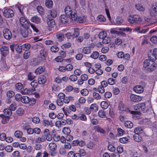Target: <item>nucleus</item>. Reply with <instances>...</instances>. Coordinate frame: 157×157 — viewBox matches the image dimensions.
<instances>
[{
	"label": "nucleus",
	"instance_id": "7c9ffc66",
	"mask_svg": "<svg viewBox=\"0 0 157 157\" xmlns=\"http://www.w3.org/2000/svg\"><path fill=\"white\" fill-rule=\"evenodd\" d=\"M145 104L144 103H141L137 104V106L139 110L144 111L145 107Z\"/></svg>",
	"mask_w": 157,
	"mask_h": 157
},
{
	"label": "nucleus",
	"instance_id": "0e129e2a",
	"mask_svg": "<svg viewBox=\"0 0 157 157\" xmlns=\"http://www.w3.org/2000/svg\"><path fill=\"white\" fill-rule=\"evenodd\" d=\"M81 93L83 96H85L88 94L89 91L87 89H85L81 90Z\"/></svg>",
	"mask_w": 157,
	"mask_h": 157
},
{
	"label": "nucleus",
	"instance_id": "72a5a7b5",
	"mask_svg": "<svg viewBox=\"0 0 157 157\" xmlns=\"http://www.w3.org/2000/svg\"><path fill=\"white\" fill-rule=\"evenodd\" d=\"M99 56V54L97 51L94 52L91 55L90 57L94 59H97Z\"/></svg>",
	"mask_w": 157,
	"mask_h": 157
},
{
	"label": "nucleus",
	"instance_id": "f704fd0d",
	"mask_svg": "<svg viewBox=\"0 0 157 157\" xmlns=\"http://www.w3.org/2000/svg\"><path fill=\"white\" fill-rule=\"evenodd\" d=\"M16 113L18 115L21 116L24 113V111L23 109L19 108L16 111Z\"/></svg>",
	"mask_w": 157,
	"mask_h": 157
},
{
	"label": "nucleus",
	"instance_id": "c03bdc74",
	"mask_svg": "<svg viewBox=\"0 0 157 157\" xmlns=\"http://www.w3.org/2000/svg\"><path fill=\"white\" fill-rule=\"evenodd\" d=\"M22 46L16 44L15 50L17 53L19 54L21 53L22 52Z\"/></svg>",
	"mask_w": 157,
	"mask_h": 157
},
{
	"label": "nucleus",
	"instance_id": "f257e3e1",
	"mask_svg": "<svg viewBox=\"0 0 157 157\" xmlns=\"http://www.w3.org/2000/svg\"><path fill=\"white\" fill-rule=\"evenodd\" d=\"M143 67L149 71H151L156 68V65L154 62L150 59H146L143 62Z\"/></svg>",
	"mask_w": 157,
	"mask_h": 157
},
{
	"label": "nucleus",
	"instance_id": "2f4dec72",
	"mask_svg": "<svg viewBox=\"0 0 157 157\" xmlns=\"http://www.w3.org/2000/svg\"><path fill=\"white\" fill-rule=\"evenodd\" d=\"M86 102L85 99L82 97H81L78 100V102L76 104V105L77 107H80L79 104H83L84 103Z\"/></svg>",
	"mask_w": 157,
	"mask_h": 157
},
{
	"label": "nucleus",
	"instance_id": "603ef678",
	"mask_svg": "<svg viewBox=\"0 0 157 157\" xmlns=\"http://www.w3.org/2000/svg\"><path fill=\"white\" fill-rule=\"evenodd\" d=\"M106 36V33L104 31L100 32L99 34V37L100 39H103Z\"/></svg>",
	"mask_w": 157,
	"mask_h": 157
},
{
	"label": "nucleus",
	"instance_id": "58836bf2",
	"mask_svg": "<svg viewBox=\"0 0 157 157\" xmlns=\"http://www.w3.org/2000/svg\"><path fill=\"white\" fill-rule=\"evenodd\" d=\"M57 38L59 41H61L63 40L64 35L62 33H58L56 34Z\"/></svg>",
	"mask_w": 157,
	"mask_h": 157
},
{
	"label": "nucleus",
	"instance_id": "4be33fe9",
	"mask_svg": "<svg viewBox=\"0 0 157 157\" xmlns=\"http://www.w3.org/2000/svg\"><path fill=\"white\" fill-rule=\"evenodd\" d=\"M49 147L51 151L53 152L56 149L57 145L54 143H52L49 144Z\"/></svg>",
	"mask_w": 157,
	"mask_h": 157
},
{
	"label": "nucleus",
	"instance_id": "423d86ee",
	"mask_svg": "<svg viewBox=\"0 0 157 157\" xmlns=\"http://www.w3.org/2000/svg\"><path fill=\"white\" fill-rule=\"evenodd\" d=\"M21 35L24 37H29L32 35V31L30 29H24L21 31Z\"/></svg>",
	"mask_w": 157,
	"mask_h": 157
},
{
	"label": "nucleus",
	"instance_id": "680f3d73",
	"mask_svg": "<svg viewBox=\"0 0 157 157\" xmlns=\"http://www.w3.org/2000/svg\"><path fill=\"white\" fill-rule=\"evenodd\" d=\"M51 51L53 52H56L59 51L58 47L56 46H53L51 48Z\"/></svg>",
	"mask_w": 157,
	"mask_h": 157
},
{
	"label": "nucleus",
	"instance_id": "864d4df0",
	"mask_svg": "<svg viewBox=\"0 0 157 157\" xmlns=\"http://www.w3.org/2000/svg\"><path fill=\"white\" fill-rule=\"evenodd\" d=\"M111 41V38L109 37H106L103 39L102 42L103 44H108Z\"/></svg>",
	"mask_w": 157,
	"mask_h": 157
},
{
	"label": "nucleus",
	"instance_id": "69168bd1",
	"mask_svg": "<svg viewBox=\"0 0 157 157\" xmlns=\"http://www.w3.org/2000/svg\"><path fill=\"white\" fill-rule=\"evenodd\" d=\"M108 149L110 151L114 152L116 150V148L112 144H109L108 146Z\"/></svg>",
	"mask_w": 157,
	"mask_h": 157
},
{
	"label": "nucleus",
	"instance_id": "052dcab7",
	"mask_svg": "<svg viewBox=\"0 0 157 157\" xmlns=\"http://www.w3.org/2000/svg\"><path fill=\"white\" fill-rule=\"evenodd\" d=\"M49 134H50V132L49 130L48 129H45L44 130L42 135L43 136H45V138H46V136H48Z\"/></svg>",
	"mask_w": 157,
	"mask_h": 157
},
{
	"label": "nucleus",
	"instance_id": "f03ea898",
	"mask_svg": "<svg viewBox=\"0 0 157 157\" xmlns=\"http://www.w3.org/2000/svg\"><path fill=\"white\" fill-rule=\"evenodd\" d=\"M65 14L68 16L70 20L72 21H75L77 19V16L75 11H72L69 6L66 7L65 10Z\"/></svg>",
	"mask_w": 157,
	"mask_h": 157
},
{
	"label": "nucleus",
	"instance_id": "6ab92c4d",
	"mask_svg": "<svg viewBox=\"0 0 157 157\" xmlns=\"http://www.w3.org/2000/svg\"><path fill=\"white\" fill-rule=\"evenodd\" d=\"M47 24L50 28H52L54 27L55 25V22L54 19H49L47 21Z\"/></svg>",
	"mask_w": 157,
	"mask_h": 157
},
{
	"label": "nucleus",
	"instance_id": "4468645a",
	"mask_svg": "<svg viewBox=\"0 0 157 157\" xmlns=\"http://www.w3.org/2000/svg\"><path fill=\"white\" fill-rule=\"evenodd\" d=\"M47 78L44 75L40 76L38 78V82L40 84H43L46 82Z\"/></svg>",
	"mask_w": 157,
	"mask_h": 157
},
{
	"label": "nucleus",
	"instance_id": "dca6fc26",
	"mask_svg": "<svg viewBox=\"0 0 157 157\" xmlns=\"http://www.w3.org/2000/svg\"><path fill=\"white\" fill-rule=\"evenodd\" d=\"M31 20L32 22L37 24H39L41 22L40 18L37 16H34L32 17Z\"/></svg>",
	"mask_w": 157,
	"mask_h": 157
},
{
	"label": "nucleus",
	"instance_id": "5701e85b",
	"mask_svg": "<svg viewBox=\"0 0 157 157\" xmlns=\"http://www.w3.org/2000/svg\"><path fill=\"white\" fill-rule=\"evenodd\" d=\"M31 86L33 87L31 88V90L32 92H33L35 90V88H36L38 86V83L37 81L34 80L32 81L31 83Z\"/></svg>",
	"mask_w": 157,
	"mask_h": 157
},
{
	"label": "nucleus",
	"instance_id": "9b49d317",
	"mask_svg": "<svg viewBox=\"0 0 157 157\" xmlns=\"http://www.w3.org/2000/svg\"><path fill=\"white\" fill-rule=\"evenodd\" d=\"M43 125L46 127L50 126L52 127L53 126V123L52 120H48L47 119H44L43 120Z\"/></svg>",
	"mask_w": 157,
	"mask_h": 157
},
{
	"label": "nucleus",
	"instance_id": "c85d7f7f",
	"mask_svg": "<svg viewBox=\"0 0 157 157\" xmlns=\"http://www.w3.org/2000/svg\"><path fill=\"white\" fill-rule=\"evenodd\" d=\"M20 24L23 26L25 25L28 23V22L25 18L24 17H21L20 19Z\"/></svg>",
	"mask_w": 157,
	"mask_h": 157
},
{
	"label": "nucleus",
	"instance_id": "39448f33",
	"mask_svg": "<svg viewBox=\"0 0 157 157\" xmlns=\"http://www.w3.org/2000/svg\"><path fill=\"white\" fill-rule=\"evenodd\" d=\"M4 16L6 18L12 17L14 15L13 10L10 9H6L3 12Z\"/></svg>",
	"mask_w": 157,
	"mask_h": 157
},
{
	"label": "nucleus",
	"instance_id": "8fccbe9b",
	"mask_svg": "<svg viewBox=\"0 0 157 157\" xmlns=\"http://www.w3.org/2000/svg\"><path fill=\"white\" fill-rule=\"evenodd\" d=\"M135 6L136 9L140 11H143L144 10V8L139 4H136Z\"/></svg>",
	"mask_w": 157,
	"mask_h": 157
},
{
	"label": "nucleus",
	"instance_id": "a878e982",
	"mask_svg": "<svg viewBox=\"0 0 157 157\" xmlns=\"http://www.w3.org/2000/svg\"><path fill=\"white\" fill-rule=\"evenodd\" d=\"M143 132V130L141 127H137L135 128L134 131V132L136 134H140Z\"/></svg>",
	"mask_w": 157,
	"mask_h": 157
},
{
	"label": "nucleus",
	"instance_id": "473e14b6",
	"mask_svg": "<svg viewBox=\"0 0 157 157\" xmlns=\"http://www.w3.org/2000/svg\"><path fill=\"white\" fill-rule=\"evenodd\" d=\"M90 108L91 111H96L98 110V107L96 104L94 103L91 105Z\"/></svg>",
	"mask_w": 157,
	"mask_h": 157
},
{
	"label": "nucleus",
	"instance_id": "c9c22d12",
	"mask_svg": "<svg viewBox=\"0 0 157 157\" xmlns=\"http://www.w3.org/2000/svg\"><path fill=\"white\" fill-rule=\"evenodd\" d=\"M101 105L103 109H106L108 107V103L106 101H103L101 103Z\"/></svg>",
	"mask_w": 157,
	"mask_h": 157
},
{
	"label": "nucleus",
	"instance_id": "e2e57ef3",
	"mask_svg": "<svg viewBox=\"0 0 157 157\" xmlns=\"http://www.w3.org/2000/svg\"><path fill=\"white\" fill-rule=\"evenodd\" d=\"M150 40L154 44H157V36H152L150 38Z\"/></svg>",
	"mask_w": 157,
	"mask_h": 157
},
{
	"label": "nucleus",
	"instance_id": "ea45409f",
	"mask_svg": "<svg viewBox=\"0 0 157 157\" xmlns=\"http://www.w3.org/2000/svg\"><path fill=\"white\" fill-rule=\"evenodd\" d=\"M31 92H32L31 88V89L25 88L24 90H21V93L23 94H29Z\"/></svg>",
	"mask_w": 157,
	"mask_h": 157
},
{
	"label": "nucleus",
	"instance_id": "49530a36",
	"mask_svg": "<svg viewBox=\"0 0 157 157\" xmlns=\"http://www.w3.org/2000/svg\"><path fill=\"white\" fill-rule=\"evenodd\" d=\"M125 126L129 128H131L133 126V124L130 121H126L124 123Z\"/></svg>",
	"mask_w": 157,
	"mask_h": 157
},
{
	"label": "nucleus",
	"instance_id": "1a4fd4ad",
	"mask_svg": "<svg viewBox=\"0 0 157 157\" xmlns=\"http://www.w3.org/2000/svg\"><path fill=\"white\" fill-rule=\"evenodd\" d=\"M0 117L2 119V123L4 124L7 123L10 119V117L6 116L3 114L0 115Z\"/></svg>",
	"mask_w": 157,
	"mask_h": 157
},
{
	"label": "nucleus",
	"instance_id": "9d476101",
	"mask_svg": "<svg viewBox=\"0 0 157 157\" xmlns=\"http://www.w3.org/2000/svg\"><path fill=\"white\" fill-rule=\"evenodd\" d=\"M59 19L61 22L65 24L68 22L69 19H70L68 16L65 15H61L59 17Z\"/></svg>",
	"mask_w": 157,
	"mask_h": 157
},
{
	"label": "nucleus",
	"instance_id": "bb28decb",
	"mask_svg": "<svg viewBox=\"0 0 157 157\" xmlns=\"http://www.w3.org/2000/svg\"><path fill=\"white\" fill-rule=\"evenodd\" d=\"M48 12L52 17L55 18L56 17L57 12L56 10L55 9H52L49 10Z\"/></svg>",
	"mask_w": 157,
	"mask_h": 157
},
{
	"label": "nucleus",
	"instance_id": "37998d69",
	"mask_svg": "<svg viewBox=\"0 0 157 157\" xmlns=\"http://www.w3.org/2000/svg\"><path fill=\"white\" fill-rule=\"evenodd\" d=\"M6 95L8 98H11L14 96L15 93L12 91L10 90L7 92Z\"/></svg>",
	"mask_w": 157,
	"mask_h": 157
},
{
	"label": "nucleus",
	"instance_id": "ddd939ff",
	"mask_svg": "<svg viewBox=\"0 0 157 157\" xmlns=\"http://www.w3.org/2000/svg\"><path fill=\"white\" fill-rule=\"evenodd\" d=\"M91 48L90 47H84L82 49V52L85 54H90L91 52Z\"/></svg>",
	"mask_w": 157,
	"mask_h": 157
},
{
	"label": "nucleus",
	"instance_id": "aec40b11",
	"mask_svg": "<svg viewBox=\"0 0 157 157\" xmlns=\"http://www.w3.org/2000/svg\"><path fill=\"white\" fill-rule=\"evenodd\" d=\"M46 140L45 136H43L42 135L41 136L35 139V141L37 143H40L43 142Z\"/></svg>",
	"mask_w": 157,
	"mask_h": 157
},
{
	"label": "nucleus",
	"instance_id": "b1692460",
	"mask_svg": "<svg viewBox=\"0 0 157 157\" xmlns=\"http://www.w3.org/2000/svg\"><path fill=\"white\" fill-rule=\"evenodd\" d=\"M95 131L104 134L105 133V132L104 129L102 128L99 126L97 125L95 127Z\"/></svg>",
	"mask_w": 157,
	"mask_h": 157
},
{
	"label": "nucleus",
	"instance_id": "f8f14e48",
	"mask_svg": "<svg viewBox=\"0 0 157 157\" xmlns=\"http://www.w3.org/2000/svg\"><path fill=\"white\" fill-rule=\"evenodd\" d=\"M130 98L132 101L135 102H138L142 99L140 97L133 94L131 95Z\"/></svg>",
	"mask_w": 157,
	"mask_h": 157
},
{
	"label": "nucleus",
	"instance_id": "09e8293b",
	"mask_svg": "<svg viewBox=\"0 0 157 157\" xmlns=\"http://www.w3.org/2000/svg\"><path fill=\"white\" fill-rule=\"evenodd\" d=\"M63 132L66 135L69 134L71 132L70 129L68 127H64L63 129Z\"/></svg>",
	"mask_w": 157,
	"mask_h": 157
},
{
	"label": "nucleus",
	"instance_id": "3c124183",
	"mask_svg": "<svg viewBox=\"0 0 157 157\" xmlns=\"http://www.w3.org/2000/svg\"><path fill=\"white\" fill-rule=\"evenodd\" d=\"M94 144L91 141H90L86 145L87 147L90 149H92L94 146Z\"/></svg>",
	"mask_w": 157,
	"mask_h": 157
},
{
	"label": "nucleus",
	"instance_id": "79ce46f5",
	"mask_svg": "<svg viewBox=\"0 0 157 157\" xmlns=\"http://www.w3.org/2000/svg\"><path fill=\"white\" fill-rule=\"evenodd\" d=\"M22 47L23 50L27 51L31 48V45L27 43L23 44L22 46Z\"/></svg>",
	"mask_w": 157,
	"mask_h": 157
},
{
	"label": "nucleus",
	"instance_id": "774afa93",
	"mask_svg": "<svg viewBox=\"0 0 157 157\" xmlns=\"http://www.w3.org/2000/svg\"><path fill=\"white\" fill-rule=\"evenodd\" d=\"M5 149L6 151L8 152H11L13 150V147L10 145L6 147Z\"/></svg>",
	"mask_w": 157,
	"mask_h": 157
},
{
	"label": "nucleus",
	"instance_id": "338daca9",
	"mask_svg": "<svg viewBox=\"0 0 157 157\" xmlns=\"http://www.w3.org/2000/svg\"><path fill=\"white\" fill-rule=\"evenodd\" d=\"M76 59L78 60H81L83 57V55L81 53H78L75 56Z\"/></svg>",
	"mask_w": 157,
	"mask_h": 157
},
{
	"label": "nucleus",
	"instance_id": "7ed1b4c3",
	"mask_svg": "<svg viewBox=\"0 0 157 157\" xmlns=\"http://www.w3.org/2000/svg\"><path fill=\"white\" fill-rule=\"evenodd\" d=\"M128 21L130 24H139L141 22L142 19L139 16L134 15L130 16L128 18Z\"/></svg>",
	"mask_w": 157,
	"mask_h": 157
},
{
	"label": "nucleus",
	"instance_id": "e433bc0d",
	"mask_svg": "<svg viewBox=\"0 0 157 157\" xmlns=\"http://www.w3.org/2000/svg\"><path fill=\"white\" fill-rule=\"evenodd\" d=\"M22 132L20 131H16L14 133V136L17 138H19L22 136Z\"/></svg>",
	"mask_w": 157,
	"mask_h": 157
},
{
	"label": "nucleus",
	"instance_id": "5fc2aeb1",
	"mask_svg": "<svg viewBox=\"0 0 157 157\" xmlns=\"http://www.w3.org/2000/svg\"><path fill=\"white\" fill-rule=\"evenodd\" d=\"M17 104L15 103H12L10 106L9 109L12 111H14L16 108Z\"/></svg>",
	"mask_w": 157,
	"mask_h": 157
},
{
	"label": "nucleus",
	"instance_id": "4c0bfd02",
	"mask_svg": "<svg viewBox=\"0 0 157 157\" xmlns=\"http://www.w3.org/2000/svg\"><path fill=\"white\" fill-rule=\"evenodd\" d=\"M46 6L48 8H51L53 5V2L51 0H47L45 2Z\"/></svg>",
	"mask_w": 157,
	"mask_h": 157
},
{
	"label": "nucleus",
	"instance_id": "2eb2a0df",
	"mask_svg": "<svg viewBox=\"0 0 157 157\" xmlns=\"http://www.w3.org/2000/svg\"><path fill=\"white\" fill-rule=\"evenodd\" d=\"M134 90L136 93H141L143 92V87L140 85H137L134 88Z\"/></svg>",
	"mask_w": 157,
	"mask_h": 157
},
{
	"label": "nucleus",
	"instance_id": "c756f323",
	"mask_svg": "<svg viewBox=\"0 0 157 157\" xmlns=\"http://www.w3.org/2000/svg\"><path fill=\"white\" fill-rule=\"evenodd\" d=\"M4 115L10 116L12 114V112L9 108L5 109L3 110Z\"/></svg>",
	"mask_w": 157,
	"mask_h": 157
},
{
	"label": "nucleus",
	"instance_id": "6e6552de",
	"mask_svg": "<svg viewBox=\"0 0 157 157\" xmlns=\"http://www.w3.org/2000/svg\"><path fill=\"white\" fill-rule=\"evenodd\" d=\"M0 51L3 56H6L9 52V48L6 46H2L0 48Z\"/></svg>",
	"mask_w": 157,
	"mask_h": 157
},
{
	"label": "nucleus",
	"instance_id": "a18cd8bd",
	"mask_svg": "<svg viewBox=\"0 0 157 157\" xmlns=\"http://www.w3.org/2000/svg\"><path fill=\"white\" fill-rule=\"evenodd\" d=\"M37 10L39 13L41 15L44 14V10L41 6H38L37 7Z\"/></svg>",
	"mask_w": 157,
	"mask_h": 157
},
{
	"label": "nucleus",
	"instance_id": "4d7b16f0",
	"mask_svg": "<svg viewBox=\"0 0 157 157\" xmlns=\"http://www.w3.org/2000/svg\"><path fill=\"white\" fill-rule=\"evenodd\" d=\"M98 21L101 22H104L106 21L105 17L102 15H100L97 17Z\"/></svg>",
	"mask_w": 157,
	"mask_h": 157
},
{
	"label": "nucleus",
	"instance_id": "f3484780",
	"mask_svg": "<svg viewBox=\"0 0 157 157\" xmlns=\"http://www.w3.org/2000/svg\"><path fill=\"white\" fill-rule=\"evenodd\" d=\"M45 70V67H39L37 68L35 71V73L37 75H40L44 72Z\"/></svg>",
	"mask_w": 157,
	"mask_h": 157
},
{
	"label": "nucleus",
	"instance_id": "0eeeda50",
	"mask_svg": "<svg viewBox=\"0 0 157 157\" xmlns=\"http://www.w3.org/2000/svg\"><path fill=\"white\" fill-rule=\"evenodd\" d=\"M3 36L4 38L7 40H10L12 37L11 31L8 29H4L3 31Z\"/></svg>",
	"mask_w": 157,
	"mask_h": 157
},
{
	"label": "nucleus",
	"instance_id": "a19ab883",
	"mask_svg": "<svg viewBox=\"0 0 157 157\" xmlns=\"http://www.w3.org/2000/svg\"><path fill=\"white\" fill-rule=\"evenodd\" d=\"M27 77L28 80L30 81H32L35 78V76L33 73L30 72L27 75Z\"/></svg>",
	"mask_w": 157,
	"mask_h": 157
},
{
	"label": "nucleus",
	"instance_id": "20e7f679",
	"mask_svg": "<svg viewBox=\"0 0 157 157\" xmlns=\"http://www.w3.org/2000/svg\"><path fill=\"white\" fill-rule=\"evenodd\" d=\"M21 102L25 104H29L30 106L33 105L36 102V99L34 98H30L27 96H23L22 97Z\"/></svg>",
	"mask_w": 157,
	"mask_h": 157
},
{
	"label": "nucleus",
	"instance_id": "cd10ccee",
	"mask_svg": "<svg viewBox=\"0 0 157 157\" xmlns=\"http://www.w3.org/2000/svg\"><path fill=\"white\" fill-rule=\"evenodd\" d=\"M133 138L134 140L136 142H139L142 140V137L139 134L134 135Z\"/></svg>",
	"mask_w": 157,
	"mask_h": 157
},
{
	"label": "nucleus",
	"instance_id": "393cba45",
	"mask_svg": "<svg viewBox=\"0 0 157 157\" xmlns=\"http://www.w3.org/2000/svg\"><path fill=\"white\" fill-rule=\"evenodd\" d=\"M7 67L6 65V63L4 61H2L0 62V69L2 70H7Z\"/></svg>",
	"mask_w": 157,
	"mask_h": 157
},
{
	"label": "nucleus",
	"instance_id": "bf43d9fd",
	"mask_svg": "<svg viewBox=\"0 0 157 157\" xmlns=\"http://www.w3.org/2000/svg\"><path fill=\"white\" fill-rule=\"evenodd\" d=\"M128 139L127 137H123L119 139V141L120 143L124 144L128 142Z\"/></svg>",
	"mask_w": 157,
	"mask_h": 157
},
{
	"label": "nucleus",
	"instance_id": "13d9d810",
	"mask_svg": "<svg viewBox=\"0 0 157 157\" xmlns=\"http://www.w3.org/2000/svg\"><path fill=\"white\" fill-rule=\"evenodd\" d=\"M93 95L94 98L96 100H99L101 98L100 95L97 93L94 92L93 94Z\"/></svg>",
	"mask_w": 157,
	"mask_h": 157
},
{
	"label": "nucleus",
	"instance_id": "de8ad7c7",
	"mask_svg": "<svg viewBox=\"0 0 157 157\" xmlns=\"http://www.w3.org/2000/svg\"><path fill=\"white\" fill-rule=\"evenodd\" d=\"M74 33L72 35V37L73 38L77 37L79 34L78 29L77 28H74Z\"/></svg>",
	"mask_w": 157,
	"mask_h": 157
},
{
	"label": "nucleus",
	"instance_id": "6e6d98bb",
	"mask_svg": "<svg viewBox=\"0 0 157 157\" xmlns=\"http://www.w3.org/2000/svg\"><path fill=\"white\" fill-rule=\"evenodd\" d=\"M73 68V66L71 64H68L65 66L66 71H71Z\"/></svg>",
	"mask_w": 157,
	"mask_h": 157
},
{
	"label": "nucleus",
	"instance_id": "412c9836",
	"mask_svg": "<svg viewBox=\"0 0 157 157\" xmlns=\"http://www.w3.org/2000/svg\"><path fill=\"white\" fill-rule=\"evenodd\" d=\"M46 52L45 49H42L40 51V54L38 56L43 58H46Z\"/></svg>",
	"mask_w": 157,
	"mask_h": 157
},
{
	"label": "nucleus",
	"instance_id": "a211bd4d",
	"mask_svg": "<svg viewBox=\"0 0 157 157\" xmlns=\"http://www.w3.org/2000/svg\"><path fill=\"white\" fill-rule=\"evenodd\" d=\"M119 109L121 112L126 111V109L122 101H120L119 104Z\"/></svg>",
	"mask_w": 157,
	"mask_h": 157
}]
</instances>
